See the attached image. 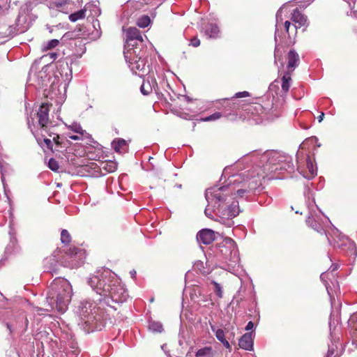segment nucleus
Segmentation results:
<instances>
[{
  "mask_svg": "<svg viewBox=\"0 0 357 357\" xmlns=\"http://www.w3.org/2000/svg\"><path fill=\"white\" fill-rule=\"evenodd\" d=\"M88 283L98 298L80 302L79 314L90 333L105 327L107 316L105 307H114L112 303L125 302L128 295L116 275L109 269L98 272L89 278Z\"/></svg>",
  "mask_w": 357,
  "mask_h": 357,
  "instance_id": "1",
  "label": "nucleus"
},
{
  "mask_svg": "<svg viewBox=\"0 0 357 357\" xmlns=\"http://www.w3.org/2000/svg\"><path fill=\"white\" fill-rule=\"evenodd\" d=\"M246 172L232 174L228 176L227 183L222 185H214L208 188L205 191V198L208 202V206H211L215 211L227 203L231 195H237L240 197L248 196L259 188V177L248 181L249 175Z\"/></svg>",
  "mask_w": 357,
  "mask_h": 357,
  "instance_id": "2",
  "label": "nucleus"
},
{
  "mask_svg": "<svg viewBox=\"0 0 357 357\" xmlns=\"http://www.w3.org/2000/svg\"><path fill=\"white\" fill-rule=\"evenodd\" d=\"M251 162V167L245 170L246 175H249L248 181L259 177V185H261V181L268 174L275 172L278 169L276 165H280V169H284L291 172L294 169L292 158L290 155L276 151H266L261 153L259 151H253L244 155L238 160V165Z\"/></svg>",
  "mask_w": 357,
  "mask_h": 357,
  "instance_id": "3",
  "label": "nucleus"
},
{
  "mask_svg": "<svg viewBox=\"0 0 357 357\" xmlns=\"http://www.w3.org/2000/svg\"><path fill=\"white\" fill-rule=\"evenodd\" d=\"M126 36L123 52L125 59L131 70L142 77L150 71L147 59L153 53V49L144 44L142 36L136 27L128 28Z\"/></svg>",
  "mask_w": 357,
  "mask_h": 357,
  "instance_id": "4",
  "label": "nucleus"
},
{
  "mask_svg": "<svg viewBox=\"0 0 357 357\" xmlns=\"http://www.w3.org/2000/svg\"><path fill=\"white\" fill-rule=\"evenodd\" d=\"M73 296V289L68 280L57 278L49 287L47 301L52 308H56L61 313L65 312Z\"/></svg>",
  "mask_w": 357,
  "mask_h": 357,
  "instance_id": "5",
  "label": "nucleus"
},
{
  "mask_svg": "<svg viewBox=\"0 0 357 357\" xmlns=\"http://www.w3.org/2000/svg\"><path fill=\"white\" fill-rule=\"evenodd\" d=\"M304 195L307 199V205L308 208V215L306 220V223L309 227H312L317 232L321 234L322 231H324V230L321 225L318 222V220L317 219V215L314 211V208L318 209L319 212H321V211L315 204V201L313 197L312 191L307 185H305V187Z\"/></svg>",
  "mask_w": 357,
  "mask_h": 357,
  "instance_id": "6",
  "label": "nucleus"
},
{
  "mask_svg": "<svg viewBox=\"0 0 357 357\" xmlns=\"http://www.w3.org/2000/svg\"><path fill=\"white\" fill-rule=\"evenodd\" d=\"M86 259V252L81 248L70 247L63 257L61 264L65 267L77 268L81 266Z\"/></svg>",
  "mask_w": 357,
  "mask_h": 357,
  "instance_id": "7",
  "label": "nucleus"
},
{
  "mask_svg": "<svg viewBox=\"0 0 357 357\" xmlns=\"http://www.w3.org/2000/svg\"><path fill=\"white\" fill-rule=\"evenodd\" d=\"M297 25L291 24L289 21L287 20L280 29V36H278V39L285 47L291 46L296 43L295 37L297 33Z\"/></svg>",
  "mask_w": 357,
  "mask_h": 357,
  "instance_id": "8",
  "label": "nucleus"
},
{
  "mask_svg": "<svg viewBox=\"0 0 357 357\" xmlns=\"http://www.w3.org/2000/svg\"><path fill=\"white\" fill-rule=\"evenodd\" d=\"M215 212L221 219L229 220V226L230 227L233 224L231 220L236 217L240 213L238 202L234 201L231 204L226 203L225 205H223L222 207L215 211Z\"/></svg>",
  "mask_w": 357,
  "mask_h": 357,
  "instance_id": "9",
  "label": "nucleus"
},
{
  "mask_svg": "<svg viewBox=\"0 0 357 357\" xmlns=\"http://www.w3.org/2000/svg\"><path fill=\"white\" fill-rule=\"evenodd\" d=\"M220 252L226 259L234 263H236L239 260L235 241L230 238H226L224 240L222 244L220 245Z\"/></svg>",
  "mask_w": 357,
  "mask_h": 357,
  "instance_id": "10",
  "label": "nucleus"
},
{
  "mask_svg": "<svg viewBox=\"0 0 357 357\" xmlns=\"http://www.w3.org/2000/svg\"><path fill=\"white\" fill-rule=\"evenodd\" d=\"M49 105L47 103H43L36 112L38 125L43 130H46L47 128V124L49 123Z\"/></svg>",
  "mask_w": 357,
  "mask_h": 357,
  "instance_id": "11",
  "label": "nucleus"
},
{
  "mask_svg": "<svg viewBox=\"0 0 357 357\" xmlns=\"http://www.w3.org/2000/svg\"><path fill=\"white\" fill-rule=\"evenodd\" d=\"M8 234L10 236V242L6 248V253L12 254L18 252L20 248L18 244L16 236L17 232L14 228L13 221L10 222Z\"/></svg>",
  "mask_w": 357,
  "mask_h": 357,
  "instance_id": "12",
  "label": "nucleus"
},
{
  "mask_svg": "<svg viewBox=\"0 0 357 357\" xmlns=\"http://www.w3.org/2000/svg\"><path fill=\"white\" fill-rule=\"evenodd\" d=\"M215 239V233L210 229H203L197 234V240L199 243L209 245Z\"/></svg>",
  "mask_w": 357,
  "mask_h": 357,
  "instance_id": "13",
  "label": "nucleus"
},
{
  "mask_svg": "<svg viewBox=\"0 0 357 357\" xmlns=\"http://www.w3.org/2000/svg\"><path fill=\"white\" fill-rule=\"evenodd\" d=\"M287 72L292 73L299 65L300 58L298 54L294 49L290 50L287 54Z\"/></svg>",
  "mask_w": 357,
  "mask_h": 357,
  "instance_id": "14",
  "label": "nucleus"
},
{
  "mask_svg": "<svg viewBox=\"0 0 357 357\" xmlns=\"http://www.w3.org/2000/svg\"><path fill=\"white\" fill-rule=\"evenodd\" d=\"M239 347L247 351L253 350L254 340L252 337V332L246 333L243 335L238 341Z\"/></svg>",
  "mask_w": 357,
  "mask_h": 357,
  "instance_id": "15",
  "label": "nucleus"
},
{
  "mask_svg": "<svg viewBox=\"0 0 357 357\" xmlns=\"http://www.w3.org/2000/svg\"><path fill=\"white\" fill-rule=\"evenodd\" d=\"M291 20L297 25L298 29L301 26H307V17L303 14L298 8L294 10L291 13Z\"/></svg>",
  "mask_w": 357,
  "mask_h": 357,
  "instance_id": "16",
  "label": "nucleus"
},
{
  "mask_svg": "<svg viewBox=\"0 0 357 357\" xmlns=\"http://www.w3.org/2000/svg\"><path fill=\"white\" fill-rule=\"evenodd\" d=\"M82 32L83 31L82 28H78L73 31H68L61 37V42L62 43H66L68 40L79 39L82 38Z\"/></svg>",
  "mask_w": 357,
  "mask_h": 357,
  "instance_id": "17",
  "label": "nucleus"
},
{
  "mask_svg": "<svg viewBox=\"0 0 357 357\" xmlns=\"http://www.w3.org/2000/svg\"><path fill=\"white\" fill-rule=\"evenodd\" d=\"M275 50H274V63L275 65H278V61L280 62V68H283L284 66V62L282 61V54H283V50H282V46H285L284 45L280 43V40L277 38V40H275ZM280 69V67H278Z\"/></svg>",
  "mask_w": 357,
  "mask_h": 357,
  "instance_id": "18",
  "label": "nucleus"
},
{
  "mask_svg": "<svg viewBox=\"0 0 357 357\" xmlns=\"http://www.w3.org/2000/svg\"><path fill=\"white\" fill-rule=\"evenodd\" d=\"M205 35L208 38H217L220 32L217 24L209 23L203 28Z\"/></svg>",
  "mask_w": 357,
  "mask_h": 357,
  "instance_id": "19",
  "label": "nucleus"
},
{
  "mask_svg": "<svg viewBox=\"0 0 357 357\" xmlns=\"http://www.w3.org/2000/svg\"><path fill=\"white\" fill-rule=\"evenodd\" d=\"M156 86L157 83L154 78H152L151 81L144 80L140 86V91L143 95L147 96L152 92L153 89H155V86Z\"/></svg>",
  "mask_w": 357,
  "mask_h": 357,
  "instance_id": "20",
  "label": "nucleus"
},
{
  "mask_svg": "<svg viewBox=\"0 0 357 357\" xmlns=\"http://www.w3.org/2000/svg\"><path fill=\"white\" fill-rule=\"evenodd\" d=\"M282 7H281L276 13L275 15V40H277L278 36H280V29L284 24L282 15Z\"/></svg>",
  "mask_w": 357,
  "mask_h": 357,
  "instance_id": "21",
  "label": "nucleus"
},
{
  "mask_svg": "<svg viewBox=\"0 0 357 357\" xmlns=\"http://www.w3.org/2000/svg\"><path fill=\"white\" fill-rule=\"evenodd\" d=\"M27 29L28 27H17L14 24L10 25L5 33V36L13 37L17 34L24 33Z\"/></svg>",
  "mask_w": 357,
  "mask_h": 357,
  "instance_id": "22",
  "label": "nucleus"
},
{
  "mask_svg": "<svg viewBox=\"0 0 357 357\" xmlns=\"http://www.w3.org/2000/svg\"><path fill=\"white\" fill-rule=\"evenodd\" d=\"M291 73L285 72L282 77V90L284 93L289 91L291 86Z\"/></svg>",
  "mask_w": 357,
  "mask_h": 357,
  "instance_id": "23",
  "label": "nucleus"
},
{
  "mask_svg": "<svg viewBox=\"0 0 357 357\" xmlns=\"http://www.w3.org/2000/svg\"><path fill=\"white\" fill-rule=\"evenodd\" d=\"M214 353L211 347H204L197 350L195 357H213Z\"/></svg>",
  "mask_w": 357,
  "mask_h": 357,
  "instance_id": "24",
  "label": "nucleus"
},
{
  "mask_svg": "<svg viewBox=\"0 0 357 357\" xmlns=\"http://www.w3.org/2000/svg\"><path fill=\"white\" fill-rule=\"evenodd\" d=\"M112 146L115 151L121 152L122 150H124V149L126 148L127 142L122 138H117L113 140Z\"/></svg>",
  "mask_w": 357,
  "mask_h": 357,
  "instance_id": "25",
  "label": "nucleus"
},
{
  "mask_svg": "<svg viewBox=\"0 0 357 357\" xmlns=\"http://www.w3.org/2000/svg\"><path fill=\"white\" fill-rule=\"evenodd\" d=\"M56 264V261L54 257L46 258L44 260V266L45 268V271L52 273L55 272V266Z\"/></svg>",
  "mask_w": 357,
  "mask_h": 357,
  "instance_id": "26",
  "label": "nucleus"
},
{
  "mask_svg": "<svg viewBox=\"0 0 357 357\" xmlns=\"http://www.w3.org/2000/svg\"><path fill=\"white\" fill-rule=\"evenodd\" d=\"M306 162L310 175H303V176L308 180H310L317 175V168L314 167L310 156H307Z\"/></svg>",
  "mask_w": 357,
  "mask_h": 357,
  "instance_id": "27",
  "label": "nucleus"
},
{
  "mask_svg": "<svg viewBox=\"0 0 357 357\" xmlns=\"http://www.w3.org/2000/svg\"><path fill=\"white\" fill-rule=\"evenodd\" d=\"M86 9H81L77 12L70 14L68 17L72 22H75L79 20L84 19L86 16Z\"/></svg>",
  "mask_w": 357,
  "mask_h": 357,
  "instance_id": "28",
  "label": "nucleus"
},
{
  "mask_svg": "<svg viewBox=\"0 0 357 357\" xmlns=\"http://www.w3.org/2000/svg\"><path fill=\"white\" fill-rule=\"evenodd\" d=\"M149 328L153 332L161 333L163 331V326L159 321H151L149 324Z\"/></svg>",
  "mask_w": 357,
  "mask_h": 357,
  "instance_id": "29",
  "label": "nucleus"
},
{
  "mask_svg": "<svg viewBox=\"0 0 357 357\" xmlns=\"http://www.w3.org/2000/svg\"><path fill=\"white\" fill-rule=\"evenodd\" d=\"M69 0H53L50 3L51 8L63 9L68 3Z\"/></svg>",
  "mask_w": 357,
  "mask_h": 357,
  "instance_id": "30",
  "label": "nucleus"
},
{
  "mask_svg": "<svg viewBox=\"0 0 357 357\" xmlns=\"http://www.w3.org/2000/svg\"><path fill=\"white\" fill-rule=\"evenodd\" d=\"M211 331L215 333V337L220 342L225 340V332L222 329L220 328H216V327L214 325H212L211 324Z\"/></svg>",
  "mask_w": 357,
  "mask_h": 357,
  "instance_id": "31",
  "label": "nucleus"
},
{
  "mask_svg": "<svg viewBox=\"0 0 357 357\" xmlns=\"http://www.w3.org/2000/svg\"><path fill=\"white\" fill-rule=\"evenodd\" d=\"M7 168H8L7 165L5 166V165H3L0 162V170H1V182L3 183V185L5 195L8 198V192H7V190H6V184L5 183V181H6V180H5V175H6V173Z\"/></svg>",
  "mask_w": 357,
  "mask_h": 357,
  "instance_id": "32",
  "label": "nucleus"
},
{
  "mask_svg": "<svg viewBox=\"0 0 357 357\" xmlns=\"http://www.w3.org/2000/svg\"><path fill=\"white\" fill-rule=\"evenodd\" d=\"M151 23V20L149 16L143 15L137 20V24L140 28H146Z\"/></svg>",
  "mask_w": 357,
  "mask_h": 357,
  "instance_id": "33",
  "label": "nucleus"
},
{
  "mask_svg": "<svg viewBox=\"0 0 357 357\" xmlns=\"http://www.w3.org/2000/svg\"><path fill=\"white\" fill-rule=\"evenodd\" d=\"M102 169L107 172H113L117 169V163L109 160L103 164Z\"/></svg>",
  "mask_w": 357,
  "mask_h": 357,
  "instance_id": "34",
  "label": "nucleus"
},
{
  "mask_svg": "<svg viewBox=\"0 0 357 357\" xmlns=\"http://www.w3.org/2000/svg\"><path fill=\"white\" fill-rule=\"evenodd\" d=\"M71 241V236L66 229H63L61 233V241L63 244H68Z\"/></svg>",
  "mask_w": 357,
  "mask_h": 357,
  "instance_id": "35",
  "label": "nucleus"
},
{
  "mask_svg": "<svg viewBox=\"0 0 357 357\" xmlns=\"http://www.w3.org/2000/svg\"><path fill=\"white\" fill-rule=\"evenodd\" d=\"M59 44V40L57 39H52L49 40L44 46V50H50L56 47Z\"/></svg>",
  "mask_w": 357,
  "mask_h": 357,
  "instance_id": "36",
  "label": "nucleus"
},
{
  "mask_svg": "<svg viewBox=\"0 0 357 357\" xmlns=\"http://www.w3.org/2000/svg\"><path fill=\"white\" fill-rule=\"evenodd\" d=\"M48 167L55 172H57L59 169V162L54 158H50L48 162Z\"/></svg>",
  "mask_w": 357,
  "mask_h": 357,
  "instance_id": "37",
  "label": "nucleus"
},
{
  "mask_svg": "<svg viewBox=\"0 0 357 357\" xmlns=\"http://www.w3.org/2000/svg\"><path fill=\"white\" fill-rule=\"evenodd\" d=\"M213 286H214V292L215 293V294L217 295V296L218 298H222L223 296V291L222 289V287L221 285L215 282V281H213L212 282Z\"/></svg>",
  "mask_w": 357,
  "mask_h": 357,
  "instance_id": "38",
  "label": "nucleus"
},
{
  "mask_svg": "<svg viewBox=\"0 0 357 357\" xmlns=\"http://www.w3.org/2000/svg\"><path fill=\"white\" fill-rule=\"evenodd\" d=\"M42 132H43V130H42ZM44 132H45L49 137H53V142L56 144V145H59L61 143L59 142V135H56L55 134L54 132L50 131L49 129H48V127L46 128V130H44Z\"/></svg>",
  "mask_w": 357,
  "mask_h": 357,
  "instance_id": "39",
  "label": "nucleus"
},
{
  "mask_svg": "<svg viewBox=\"0 0 357 357\" xmlns=\"http://www.w3.org/2000/svg\"><path fill=\"white\" fill-rule=\"evenodd\" d=\"M222 116V115L220 112H217L210 116H208L204 119H202V121H215V120L220 119Z\"/></svg>",
  "mask_w": 357,
  "mask_h": 357,
  "instance_id": "40",
  "label": "nucleus"
},
{
  "mask_svg": "<svg viewBox=\"0 0 357 357\" xmlns=\"http://www.w3.org/2000/svg\"><path fill=\"white\" fill-rule=\"evenodd\" d=\"M26 23V20L25 17L22 19V17L20 15H18L14 25L17 27H27V26L25 25Z\"/></svg>",
  "mask_w": 357,
  "mask_h": 357,
  "instance_id": "41",
  "label": "nucleus"
},
{
  "mask_svg": "<svg viewBox=\"0 0 357 357\" xmlns=\"http://www.w3.org/2000/svg\"><path fill=\"white\" fill-rule=\"evenodd\" d=\"M43 142L44 144V148L46 147L48 150L53 151V144L50 139L45 137L43 139Z\"/></svg>",
  "mask_w": 357,
  "mask_h": 357,
  "instance_id": "42",
  "label": "nucleus"
},
{
  "mask_svg": "<svg viewBox=\"0 0 357 357\" xmlns=\"http://www.w3.org/2000/svg\"><path fill=\"white\" fill-rule=\"evenodd\" d=\"M337 349V346L336 344H334L333 342V341H331V344H329L328 345V352H327V357H331L335 351H336V349Z\"/></svg>",
  "mask_w": 357,
  "mask_h": 357,
  "instance_id": "43",
  "label": "nucleus"
},
{
  "mask_svg": "<svg viewBox=\"0 0 357 357\" xmlns=\"http://www.w3.org/2000/svg\"><path fill=\"white\" fill-rule=\"evenodd\" d=\"M70 129L74 131L75 132H77V133H82V128L81 127V126L77 123H73L70 126Z\"/></svg>",
  "mask_w": 357,
  "mask_h": 357,
  "instance_id": "44",
  "label": "nucleus"
},
{
  "mask_svg": "<svg viewBox=\"0 0 357 357\" xmlns=\"http://www.w3.org/2000/svg\"><path fill=\"white\" fill-rule=\"evenodd\" d=\"M215 212L213 211V208L211 206H206L204 210V213L206 216L210 219H213V213Z\"/></svg>",
  "mask_w": 357,
  "mask_h": 357,
  "instance_id": "45",
  "label": "nucleus"
},
{
  "mask_svg": "<svg viewBox=\"0 0 357 357\" xmlns=\"http://www.w3.org/2000/svg\"><path fill=\"white\" fill-rule=\"evenodd\" d=\"M348 246L351 250V254L356 257L357 255V249L355 243L354 242H349Z\"/></svg>",
  "mask_w": 357,
  "mask_h": 357,
  "instance_id": "46",
  "label": "nucleus"
},
{
  "mask_svg": "<svg viewBox=\"0 0 357 357\" xmlns=\"http://www.w3.org/2000/svg\"><path fill=\"white\" fill-rule=\"evenodd\" d=\"M195 269H197L201 272H203V269H204V263L202 261H197L194 264Z\"/></svg>",
  "mask_w": 357,
  "mask_h": 357,
  "instance_id": "47",
  "label": "nucleus"
},
{
  "mask_svg": "<svg viewBox=\"0 0 357 357\" xmlns=\"http://www.w3.org/2000/svg\"><path fill=\"white\" fill-rule=\"evenodd\" d=\"M36 137V139L37 141V143L38 144V145L43 149H44V144H43V139L44 137H45V135L43 133H41L40 136L38 135V136H35Z\"/></svg>",
  "mask_w": 357,
  "mask_h": 357,
  "instance_id": "48",
  "label": "nucleus"
},
{
  "mask_svg": "<svg viewBox=\"0 0 357 357\" xmlns=\"http://www.w3.org/2000/svg\"><path fill=\"white\" fill-rule=\"evenodd\" d=\"M190 45L195 47H197L200 45V40L197 37L192 38L190 40Z\"/></svg>",
  "mask_w": 357,
  "mask_h": 357,
  "instance_id": "49",
  "label": "nucleus"
},
{
  "mask_svg": "<svg viewBox=\"0 0 357 357\" xmlns=\"http://www.w3.org/2000/svg\"><path fill=\"white\" fill-rule=\"evenodd\" d=\"M250 96V93L248 91L238 92L235 94L234 98H245Z\"/></svg>",
  "mask_w": 357,
  "mask_h": 357,
  "instance_id": "50",
  "label": "nucleus"
},
{
  "mask_svg": "<svg viewBox=\"0 0 357 357\" xmlns=\"http://www.w3.org/2000/svg\"><path fill=\"white\" fill-rule=\"evenodd\" d=\"M339 266L338 264H333L331 266V267L329 268V269L328 270V273L327 274H328L330 272L333 273L334 271H335L336 270H337Z\"/></svg>",
  "mask_w": 357,
  "mask_h": 357,
  "instance_id": "51",
  "label": "nucleus"
},
{
  "mask_svg": "<svg viewBox=\"0 0 357 357\" xmlns=\"http://www.w3.org/2000/svg\"><path fill=\"white\" fill-rule=\"evenodd\" d=\"M27 124H28V127L31 130V132L33 134H34L33 132V128H32V126H34L33 125V119H31V121L29 119V118L27 119Z\"/></svg>",
  "mask_w": 357,
  "mask_h": 357,
  "instance_id": "52",
  "label": "nucleus"
},
{
  "mask_svg": "<svg viewBox=\"0 0 357 357\" xmlns=\"http://www.w3.org/2000/svg\"><path fill=\"white\" fill-rule=\"evenodd\" d=\"M223 346L228 349L229 351L231 350V346H230V344L229 343V342L225 339V340H222L220 342Z\"/></svg>",
  "mask_w": 357,
  "mask_h": 357,
  "instance_id": "53",
  "label": "nucleus"
},
{
  "mask_svg": "<svg viewBox=\"0 0 357 357\" xmlns=\"http://www.w3.org/2000/svg\"><path fill=\"white\" fill-rule=\"evenodd\" d=\"M254 328V323L252 321H249L246 326H245V330L246 331H250L252 330V328Z\"/></svg>",
  "mask_w": 357,
  "mask_h": 357,
  "instance_id": "54",
  "label": "nucleus"
},
{
  "mask_svg": "<svg viewBox=\"0 0 357 357\" xmlns=\"http://www.w3.org/2000/svg\"><path fill=\"white\" fill-rule=\"evenodd\" d=\"M130 274L131 278L132 279H135L136 278L137 273H136V271L135 270L130 271Z\"/></svg>",
  "mask_w": 357,
  "mask_h": 357,
  "instance_id": "55",
  "label": "nucleus"
},
{
  "mask_svg": "<svg viewBox=\"0 0 357 357\" xmlns=\"http://www.w3.org/2000/svg\"><path fill=\"white\" fill-rule=\"evenodd\" d=\"M324 116V113L321 112V114L317 117L318 121L321 122Z\"/></svg>",
  "mask_w": 357,
  "mask_h": 357,
  "instance_id": "56",
  "label": "nucleus"
},
{
  "mask_svg": "<svg viewBox=\"0 0 357 357\" xmlns=\"http://www.w3.org/2000/svg\"><path fill=\"white\" fill-rule=\"evenodd\" d=\"M228 171H229V168H227V167L225 168V169L223 170L222 176H226V175L228 174Z\"/></svg>",
  "mask_w": 357,
  "mask_h": 357,
  "instance_id": "57",
  "label": "nucleus"
},
{
  "mask_svg": "<svg viewBox=\"0 0 357 357\" xmlns=\"http://www.w3.org/2000/svg\"><path fill=\"white\" fill-rule=\"evenodd\" d=\"M69 138L73 140H77L79 139V137L77 135H70V136H69Z\"/></svg>",
  "mask_w": 357,
  "mask_h": 357,
  "instance_id": "58",
  "label": "nucleus"
},
{
  "mask_svg": "<svg viewBox=\"0 0 357 357\" xmlns=\"http://www.w3.org/2000/svg\"><path fill=\"white\" fill-rule=\"evenodd\" d=\"M351 320L356 322V328L357 330V314L353 316Z\"/></svg>",
  "mask_w": 357,
  "mask_h": 357,
  "instance_id": "59",
  "label": "nucleus"
},
{
  "mask_svg": "<svg viewBox=\"0 0 357 357\" xmlns=\"http://www.w3.org/2000/svg\"><path fill=\"white\" fill-rule=\"evenodd\" d=\"M59 356H60V357H65V356L73 357V356H70L69 354H68L67 353H63V352H61Z\"/></svg>",
  "mask_w": 357,
  "mask_h": 357,
  "instance_id": "60",
  "label": "nucleus"
},
{
  "mask_svg": "<svg viewBox=\"0 0 357 357\" xmlns=\"http://www.w3.org/2000/svg\"><path fill=\"white\" fill-rule=\"evenodd\" d=\"M50 57H51L52 59H56V57H57V54H56V53H51V54H50Z\"/></svg>",
  "mask_w": 357,
  "mask_h": 357,
  "instance_id": "61",
  "label": "nucleus"
},
{
  "mask_svg": "<svg viewBox=\"0 0 357 357\" xmlns=\"http://www.w3.org/2000/svg\"><path fill=\"white\" fill-rule=\"evenodd\" d=\"M6 326H7V328L9 330L10 333H12V328H11V326L10 324L7 323L6 324Z\"/></svg>",
  "mask_w": 357,
  "mask_h": 357,
  "instance_id": "62",
  "label": "nucleus"
},
{
  "mask_svg": "<svg viewBox=\"0 0 357 357\" xmlns=\"http://www.w3.org/2000/svg\"><path fill=\"white\" fill-rule=\"evenodd\" d=\"M325 275H326V273H323L321 275H320V278L321 280L324 281V278H325Z\"/></svg>",
  "mask_w": 357,
  "mask_h": 357,
  "instance_id": "63",
  "label": "nucleus"
},
{
  "mask_svg": "<svg viewBox=\"0 0 357 357\" xmlns=\"http://www.w3.org/2000/svg\"><path fill=\"white\" fill-rule=\"evenodd\" d=\"M290 33H291V36H292V37H294V29H290Z\"/></svg>",
  "mask_w": 357,
  "mask_h": 357,
  "instance_id": "64",
  "label": "nucleus"
}]
</instances>
